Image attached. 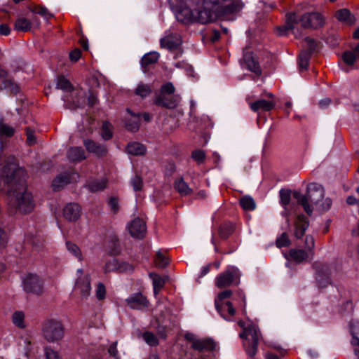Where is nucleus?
Listing matches in <instances>:
<instances>
[{
	"label": "nucleus",
	"mask_w": 359,
	"mask_h": 359,
	"mask_svg": "<svg viewBox=\"0 0 359 359\" xmlns=\"http://www.w3.org/2000/svg\"><path fill=\"white\" fill-rule=\"evenodd\" d=\"M177 9V20L188 23L206 24L219 17L240 12L244 7L241 0H168Z\"/></svg>",
	"instance_id": "nucleus-1"
},
{
	"label": "nucleus",
	"mask_w": 359,
	"mask_h": 359,
	"mask_svg": "<svg viewBox=\"0 0 359 359\" xmlns=\"http://www.w3.org/2000/svg\"><path fill=\"white\" fill-rule=\"evenodd\" d=\"M1 178L8 187L10 206L20 214L32 212L35 203L32 193L27 189L25 170L15 164H8L2 170Z\"/></svg>",
	"instance_id": "nucleus-2"
},
{
	"label": "nucleus",
	"mask_w": 359,
	"mask_h": 359,
	"mask_svg": "<svg viewBox=\"0 0 359 359\" xmlns=\"http://www.w3.org/2000/svg\"><path fill=\"white\" fill-rule=\"evenodd\" d=\"M298 23H301L302 27L304 29H317L323 27L325 20L321 14L316 12L306 13L301 15L290 13L287 15L285 26L278 29L279 34L285 35L286 30L293 29Z\"/></svg>",
	"instance_id": "nucleus-3"
},
{
	"label": "nucleus",
	"mask_w": 359,
	"mask_h": 359,
	"mask_svg": "<svg viewBox=\"0 0 359 359\" xmlns=\"http://www.w3.org/2000/svg\"><path fill=\"white\" fill-rule=\"evenodd\" d=\"M325 196V189L323 187L318 183H311L307 187V191L305 195H302L298 191L293 193V196L297 200L299 204L303 208L304 211L311 215L313 211V206L316 205Z\"/></svg>",
	"instance_id": "nucleus-4"
},
{
	"label": "nucleus",
	"mask_w": 359,
	"mask_h": 359,
	"mask_svg": "<svg viewBox=\"0 0 359 359\" xmlns=\"http://www.w3.org/2000/svg\"><path fill=\"white\" fill-rule=\"evenodd\" d=\"M43 338L48 342H57L64 336V327L60 321L48 320L45 322L42 329Z\"/></svg>",
	"instance_id": "nucleus-5"
},
{
	"label": "nucleus",
	"mask_w": 359,
	"mask_h": 359,
	"mask_svg": "<svg viewBox=\"0 0 359 359\" xmlns=\"http://www.w3.org/2000/svg\"><path fill=\"white\" fill-rule=\"evenodd\" d=\"M232 295V292L230 290H226L219 292L215 300V304L217 311L219 313L221 316L224 319H227L226 314L224 312V308H227L228 313L231 316H234L236 310L233 306V304L230 302H223L225 299L229 298Z\"/></svg>",
	"instance_id": "nucleus-6"
},
{
	"label": "nucleus",
	"mask_w": 359,
	"mask_h": 359,
	"mask_svg": "<svg viewBox=\"0 0 359 359\" xmlns=\"http://www.w3.org/2000/svg\"><path fill=\"white\" fill-rule=\"evenodd\" d=\"M24 290L27 293L41 295L43 292V282L35 274H29L23 280Z\"/></svg>",
	"instance_id": "nucleus-7"
},
{
	"label": "nucleus",
	"mask_w": 359,
	"mask_h": 359,
	"mask_svg": "<svg viewBox=\"0 0 359 359\" xmlns=\"http://www.w3.org/2000/svg\"><path fill=\"white\" fill-rule=\"evenodd\" d=\"M239 277L238 270L235 267L228 269L215 279V285L218 288H224L231 285Z\"/></svg>",
	"instance_id": "nucleus-8"
},
{
	"label": "nucleus",
	"mask_w": 359,
	"mask_h": 359,
	"mask_svg": "<svg viewBox=\"0 0 359 359\" xmlns=\"http://www.w3.org/2000/svg\"><path fill=\"white\" fill-rule=\"evenodd\" d=\"M79 177V174L74 170L61 173L53 180V189L54 191H59L68 184L76 182Z\"/></svg>",
	"instance_id": "nucleus-9"
},
{
	"label": "nucleus",
	"mask_w": 359,
	"mask_h": 359,
	"mask_svg": "<svg viewBox=\"0 0 359 359\" xmlns=\"http://www.w3.org/2000/svg\"><path fill=\"white\" fill-rule=\"evenodd\" d=\"M313 266L316 271V283L318 287L324 288L330 283L329 268L326 264L316 262Z\"/></svg>",
	"instance_id": "nucleus-10"
},
{
	"label": "nucleus",
	"mask_w": 359,
	"mask_h": 359,
	"mask_svg": "<svg viewBox=\"0 0 359 359\" xmlns=\"http://www.w3.org/2000/svg\"><path fill=\"white\" fill-rule=\"evenodd\" d=\"M128 229L133 237L142 239L147 232L146 223L141 218L135 217L128 224Z\"/></svg>",
	"instance_id": "nucleus-11"
},
{
	"label": "nucleus",
	"mask_w": 359,
	"mask_h": 359,
	"mask_svg": "<svg viewBox=\"0 0 359 359\" xmlns=\"http://www.w3.org/2000/svg\"><path fill=\"white\" fill-rule=\"evenodd\" d=\"M245 329L248 337L250 336L252 340L251 344L246 348V352L250 357L253 358L257 351L260 333L258 328L253 325H248Z\"/></svg>",
	"instance_id": "nucleus-12"
},
{
	"label": "nucleus",
	"mask_w": 359,
	"mask_h": 359,
	"mask_svg": "<svg viewBox=\"0 0 359 359\" xmlns=\"http://www.w3.org/2000/svg\"><path fill=\"white\" fill-rule=\"evenodd\" d=\"M77 273H80L81 276L78 278L76 283L75 289L79 290L83 297H87L90 293V280L89 275H83V271L79 269Z\"/></svg>",
	"instance_id": "nucleus-13"
},
{
	"label": "nucleus",
	"mask_w": 359,
	"mask_h": 359,
	"mask_svg": "<svg viewBox=\"0 0 359 359\" xmlns=\"http://www.w3.org/2000/svg\"><path fill=\"white\" fill-rule=\"evenodd\" d=\"M180 99L174 95L159 94L154 100L157 106L172 109L177 107Z\"/></svg>",
	"instance_id": "nucleus-14"
},
{
	"label": "nucleus",
	"mask_w": 359,
	"mask_h": 359,
	"mask_svg": "<svg viewBox=\"0 0 359 359\" xmlns=\"http://www.w3.org/2000/svg\"><path fill=\"white\" fill-rule=\"evenodd\" d=\"M83 145L88 152L94 154L98 158L105 156L108 152L105 145L97 143L90 139L84 140Z\"/></svg>",
	"instance_id": "nucleus-15"
},
{
	"label": "nucleus",
	"mask_w": 359,
	"mask_h": 359,
	"mask_svg": "<svg viewBox=\"0 0 359 359\" xmlns=\"http://www.w3.org/2000/svg\"><path fill=\"white\" fill-rule=\"evenodd\" d=\"M126 302L133 309H142L149 304V301L141 293L133 294L126 299Z\"/></svg>",
	"instance_id": "nucleus-16"
},
{
	"label": "nucleus",
	"mask_w": 359,
	"mask_h": 359,
	"mask_svg": "<svg viewBox=\"0 0 359 359\" xmlns=\"http://www.w3.org/2000/svg\"><path fill=\"white\" fill-rule=\"evenodd\" d=\"M182 43V39L178 34H170L160 40L161 48H167L170 50L177 49Z\"/></svg>",
	"instance_id": "nucleus-17"
},
{
	"label": "nucleus",
	"mask_w": 359,
	"mask_h": 359,
	"mask_svg": "<svg viewBox=\"0 0 359 359\" xmlns=\"http://www.w3.org/2000/svg\"><path fill=\"white\" fill-rule=\"evenodd\" d=\"M104 270V273H109L115 270H118L121 272H128L132 271L133 270V266L131 264L126 262L119 264L118 260L114 258L111 260H109L105 264Z\"/></svg>",
	"instance_id": "nucleus-18"
},
{
	"label": "nucleus",
	"mask_w": 359,
	"mask_h": 359,
	"mask_svg": "<svg viewBox=\"0 0 359 359\" xmlns=\"http://www.w3.org/2000/svg\"><path fill=\"white\" fill-rule=\"evenodd\" d=\"M63 215L66 219L75 222L81 216V207L77 203H69L63 209Z\"/></svg>",
	"instance_id": "nucleus-19"
},
{
	"label": "nucleus",
	"mask_w": 359,
	"mask_h": 359,
	"mask_svg": "<svg viewBox=\"0 0 359 359\" xmlns=\"http://www.w3.org/2000/svg\"><path fill=\"white\" fill-rule=\"evenodd\" d=\"M126 111L130 116L126 118L125 127L128 131L135 133L140 126L141 114L133 113L130 109H127Z\"/></svg>",
	"instance_id": "nucleus-20"
},
{
	"label": "nucleus",
	"mask_w": 359,
	"mask_h": 359,
	"mask_svg": "<svg viewBox=\"0 0 359 359\" xmlns=\"http://www.w3.org/2000/svg\"><path fill=\"white\" fill-rule=\"evenodd\" d=\"M309 225L307 217L304 215H300L297 217L295 222L294 236L297 238H301L305 233Z\"/></svg>",
	"instance_id": "nucleus-21"
},
{
	"label": "nucleus",
	"mask_w": 359,
	"mask_h": 359,
	"mask_svg": "<svg viewBox=\"0 0 359 359\" xmlns=\"http://www.w3.org/2000/svg\"><path fill=\"white\" fill-rule=\"evenodd\" d=\"M313 253H309L302 249H291L289 251V258L297 263L312 259Z\"/></svg>",
	"instance_id": "nucleus-22"
},
{
	"label": "nucleus",
	"mask_w": 359,
	"mask_h": 359,
	"mask_svg": "<svg viewBox=\"0 0 359 359\" xmlns=\"http://www.w3.org/2000/svg\"><path fill=\"white\" fill-rule=\"evenodd\" d=\"M215 342L211 339H198V341H195L191 348L199 352L210 351L215 349Z\"/></svg>",
	"instance_id": "nucleus-23"
},
{
	"label": "nucleus",
	"mask_w": 359,
	"mask_h": 359,
	"mask_svg": "<svg viewBox=\"0 0 359 359\" xmlns=\"http://www.w3.org/2000/svg\"><path fill=\"white\" fill-rule=\"evenodd\" d=\"M67 156L69 161L73 163L80 162L86 158L85 151L81 147H70L67 151Z\"/></svg>",
	"instance_id": "nucleus-24"
},
{
	"label": "nucleus",
	"mask_w": 359,
	"mask_h": 359,
	"mask_svg": "<svg viewBox=\"0 0 359 359\" xmlns=\"http://www.w3.org/2000/svg\"><path fill=\"white\" fill-rule=\"evenodd\" d=\"M276 106V102L273 101H269L266 100H258L254 102L250 103V109L257 112L259 110L264 111H269L272 110Z\"/></svg>",
	"instance_id": "nucleus-25"
},
{
	"label": "nucleus",
	"mask_w": 359,
	"mask_h": 359,
	"mask_svg": "<svg viewBox=\"0 0 359 359\" xmlns=\"http://www.w3.org/2000/svg\"><path fill=\"white\" fill-rule=\"evenodd\" d=\"M243 59L248 69L250 71L254 72L257 75H260L262 74L260 66L259 65L257 59L252 53H246L244 55Z\"/></svg>",
	"instance_id": "nucleus-26"
},
{
	"label": "nucleus",
	"mask_w": 359,
	"mask_h": 359,
	"mask_svg": "<svg viewBox=\"0 0 359 359\" xmlns=\"http://www.w3.org/2000/svg\"><path fill=\"white\" fill-rule=\"evenodd\" d=\"M149 277L153 280L154 292L156 295L159 291L163 287L168 277L163 278L155 273H150Z\"/></svg>",
	"instance_id": "nucleus-27"
},
{
	"label": "nucleus",
	"mask_w": 359,
	"mask_h": 359,
	"mask_svg": "<svg viewBox=\"0 0 359 359\" xmlns=\"http://www.w3.org/2000/svg\"><path fill=\"white\" fill-rule=\"evenodd\" d=\"M175 189L181 196H185L191 194L193 190L189 187L182 178L177 179L174 182Z\"/></svg>",
	"instance_id": "nucleus-28"
},
{
	"label": "nucleus",
	"mask_w": 359,
	"mask_h": 359,
	"mask_svg": "<svg viewBox=\"0 0 359 359\" xmlns=\"http://www.w3.org/2000/svg\"><path fill=\"white\" fill-rule=\"evenodd\" d=\"M335 17L339 21L347 25H352L355 21L354 18L351 15L350 11L346 8L337 11L335 13Z\"/></svg>",
	"instance_id": "nucleus-29"
},
{
	"label": "nucleus",
	"mask_w": 359,
	"mask_h": 359,
	"mask_svg": "<svg viewBox=\"0 0 359 359\" xmlns=\"http://www.w3.org/2000/svg\"><path fill=\"white\" fill-rule=\"evenodd\" d=\"M126 149L129 154L134 156L143 155L146 152L144 145L139 142H132L128 144Z\"/></svg>",
	"instance_id": "nucleus-30"
},
{
	"label": "nucleus",
	"mask_w": 359,
	"mask_h": 359,
	"mask_svg": "<svg viewBox=\"0 0 359 359\" xmlns=\"http://www.w3.org/2000/svg\"><path fill=\"white\" fill-rule=\"evenodd\" d=\"M356 59L359 60V44L353 51H346L343 54V60L348 65H353Z\"/></svg>",
	"instance_id": "nucleus-31"
},
{
	"label": "nucleus",
	"mask_w": 359,
	"mask_h": 359,
	"mask_svg": "<svg viewBox=\"0 0 359 359\" xmlns=\"http://www.w3.org/2000/svg\"><path fill=\"white\" fill-rule=\"evenodd\" d=\"M159 58V53L157 52H150L145 54L142 60L141 65L144 69H146L150 65L156 63Z\"/></svg>",
	"instance_id": "nucleus-32"
},
{
	"label": "nucleus",
	"mask_w": 359,
	"mask_h": 359,
	"mask_svg": "<svg viewBox=\"0 0 359 359\" xmlns=\"http://www.w3.org/2000/svg\"><path fill=\"white\" fill-rule=\"evenodd\" d=\"M152 93V87L149 84L140 83L135 90V94L141 98L147 97Z\"/></svg>",
	"instance_id": "nucleus-33"
},
{
	"label": "nucleus",
	"mask_w": 359,
	"mask_h": 359,
	"mask_svg": "<svg viewBox=\"0 0 359 359\" xmlns=\"http://www.w3.org/2000/svg\"><path fill=\"white\" fill-rule=\"evenodd\" d=\"M15 28L18 31L27 32L32 29V22L27 18H20L15 22Z\"/></svg>",
	"instance_id": "nucleus-34"
},
{
	"label": "nucleus",
	"mask_w": 359,
	"mask_h": 359,
	"mask_svg": "<svg viewBox=\"0 0 359 359\" xmlns=\"http://www.w3.org/2000/svg\"><path fill=\"white\" fill-rule=\"evenodd\" d=\"M75 96L78 97L76 100L72 97V104L69 107L71 109H74L79 107H83L85 103L86 94L83 90H78L75 93Z\"/></svg>",
	"instance_id": "nucleus-35"
},
{
	"label": "nucleus",
	"mask_w": 359,
	"mask_h": 359,
	"mask_svg": "<svg viewBox=\"0 0 359 359\" xmlns=\"http://www.w3.org/2000/svg\"><path fill=\"white\" fill-rule=\"evenodd\" d=\"M15 132V130L13 127L4 123L3 120L0 119V139L4 137H11L14 135Z\"/></svg>",
	"instance_id": "nucleus-36"
},
{
	"label": "nucleus",
	"mask_w": 359,
	"mask_h": 359,
	"mask_svg": "<svg viewBox=\"0 0 359 359\" xmlns=\"http://www.w3.org/2000/svg\"><path fill=\"white\" fill-rule=\"evenodd\" d=\"M239 203L241 206L245 210H253L256 207L254 199L249 196L242 197Z\"/></svg>",
	"instance_id": "nucleus-37"
},
{
	"label": "nucleus",
	"mask_w": 359,
	"mask_h": 359,
	"mask_svg": "<svg viewBox=\"0 0 359 359\" xmlns=\"http://www.w3.org/2000/svg\"><path fill=\"white\" fill-rule=\"evenodd\" d=\"M234 231V225L232 224H224L219 229V235L222 239H226Z\"/></svg>",
	"instance_id": "nucleus-38"
},
{
	"label": "nucleus",
	"mask_w": 359,
	"mask_h": 359,
	"mask_svg": "<svg viewBox=\"0 0 359 359\" xmlns=\"http://www.w3.org/2000/svg\"><path fill=\"white\" fill-rule=\"evenodd\" d=\"M56 87L65 91H71L73 89L70 81L64 76H60L57 78Z\"/></svg>",
	"instance_id": "nucleus-39"
},
{
	"label": "nucleus",
	"mask_w": 359,
	"mask_h": 359,
	"mask_svg": "<svg viewBox=\"0 0 359 359\" xmlns=\"http://www.w3.org/2000/svg\"><path fill=\"white\" fill-rule=\"evenodd\" d=\"M100 135L104 140H109L112 138V126L110 123L105 121L102 123Z\"/></svg>",
	"instance_id": "nucleus-40"
},
{
	"label": "nucleus",
	"mask_w": 359,
	"mask_h": 359,
	"mask_svg": "<svg viewBox=\"0 0 359 359\" xmlns=\"http://www.w3.org/2000/svg\"><path fill=\"white\" fill-rule=\"evenodd\" d=\"M310 53L306 50L301 52L299 56V66L300 70L306 69L309 66V61L310 60Z\"/></svg>",
	"instance_id": "nucleus-41"
},
{
	"label": "nucleus",
	"mask_w": 359,
	"mask_h": 359,
	"mask_svg": "<svg viewBox=\"0 0 359 359\" xmlns=\"http://www.w3.org/2000/svg\"><path fill=\"white\" fill-rule=\"evenodd\" d=\"M67 250L74 256L79 259V261L83 259L82 254L80 248L74 243L67 241L66 243Z\"/></svg>",
	"instance_id": "nucleus-42"
},
{
	"label": "nucleus",
	"mask_w": 359,
	"mask_h": 359,
	"mask_svg": "<svg viewBox=\"0 0 359 359\" xmlns=\"http://www.w3.org/2000/svg\"><path fill=\"white\" fill-rule=\"evenodd\" d=\"M107 181L105 180H96L90 182L88 185L90 191L96 192L102 191L106 187Z\"/></svg>",
	"instance_id": "nucleus-43"
},
{
	"label": "nucleus",
	"mask_w": 359,
	"mask_h": 359,
	"mask_svg": "<svg viewBox=\"0 0 359 359\" xmlns=\"http://www.w3.org/2000/svg\"><path fill=\"white\" fill-rule=\"evenodd\" d=\"M6 83L2 86V89H7L11 93L16 95L20 90V86L12 79L5 81Z\"/></svg>",
	"instance_id": "nucleus-44"
},
{
	"label": "nucleus",
	"mask_w": 359,
	"mask_h": 359,
	"mask_svg": "<svg viewBox=\"0 0 359 359\" xmlns=\"http://www.w3.org/2000/svg\"><path fill=\"white\" fill-rule=\"evenodd\" d=\"M130 184L135 191H140L143 187L142 178L140 175H135L131 178Z\"/></svg>",
	"instance_id": "nucleus-45"
},
{
	"label": "nucleus",
	"mask_w": 359,
	"mask_h": 359,
	"mask_svg": "<svg viewBox=\"0 0 359 359\" xmlns=\"http://www.w3.org/2000/svg\"><path fill=\"white\" fill-rule=\"evenodd\" d=\"M143 339L150 346H157L158 344V339L152 332H145L143 334Z\"/></svg>",
	"instance_id": "nucleus-46"
},
{
	"label": "nucleus",
	"mask_w": 359,
	"mask_h": 359,
	"mask_svg": "<svg viewBox=\"0 0 359 359\" xmlns=\"http://www.w3.org/2000/svg\"><path fill=\"white\" fill-rule=\"evenodd\" d=\"M305 50L308 51L310 53V55H311L312 53H315L316 51L317 48V42L313 40V39H311L309 37H306L305 39Z\"/></svg>",
	"instance_id": "nucleus-47"
},
{
	"label": "nucleus",
	"mask_w": 359,
	"mask_h": 359,
	"mask_svg": "<svg viewBox=\"0 0 359 359\" xmlns=\"http://www.w3.org/2000/svg\"><path fill=\"white\" fill-rule=\"evenodd\" d=\"M280 203L283 205H287L290 203L291 198V191L290 189H282L280 191Z\"/></svg>",
	"instance_id": "nucleus-48"
},
{
	"label": "nucleus",
	"mask_w": 359,
	"mask_h": 359,
	"mask_svg": "<svg viewBox=\"0 0 359 359\" xmlns=\"http://www.w3.org/2000/svg\"><path fill=\"white\" fill-rule=\"evenodd\" d=\"M155 264L159 268H164L168 264V260L161 252H158L155 259Z\"/></svg>",
	"instance_id": "nucleus-49"
},
{
	"label": "nucleus",
	"mask_w": 359,
	"mask_h": 359,
	"mask_svg": "<svg viewBox=\"0 0 359 359\" xmlns=\"http://www.w3.org/2000/svg\"><path fill=\"white\" fill-rule=\"evenodd\" d=\"M276 245L278 248L287 247L290 244V241L286 233H283L276 241Z\"/></svg>",
	"instance_id": "nucleus-50"
},
{
	"label": "nucleus",
	"mask_w": 359,
	"mask_h": 359,
	"mask_svg": "<svg viewBox=\"0 0 359 359\" xmlns=\"http://www.w3.org/2000/svg\"><path fill=\"white\" fill-rule=\"evenodd\" d=\"M27 140L26 142L28 145H33L36 143V137L34 135V130L32 129L30 127H27L25 128Z\"/></svg>",
	"instance_id": "nucleus-51"
},
{
	"label": "nucleus",
	"mask_w": 359,
	"mask_h": 359,
	"mask_svg": "<svg viewBox=\"0 0 359 359\" xmlns=\"http://www.w3.org/2000/svg\"><path fill=\"white\" fill-rule=\"evenodd\" d=\"M32 12L39 14L46 19H48L53 16V15L49 13L48 9L43 6H36L32 9Z\"/></svg>",
	"instance_id": "nucleus-52"
},
{
	"label": "nucleus",
	"mask_w": 359,
	"mask_h": 359,
	"mask_svg": "<svg viewBox=\"0 0 359 359\" xmlns=\"http://www.w3.org/2000/svg\"><path fill=\"white\" fill-rule=\"evenodd\" d=\"M13 321L19 327H24V314L22 312H15L13 316Z\"/></svg>",
	"instance_id": "nucleus-53"
},
{
	"label": "nucleus",
	"mask_w": 359,
	"mask_h": 359,
	"mask_svg": "<svg viewBox=\"0 0 359 359\" xmlns=\"http://www.w3.org/2000/svg\"><path fill=\"white\" fill-rule=\"evenodd\" d=\"M192 158L196 161L198 164L202 163L205 158V154L202 150H195L191 154Z\"/></svg>",
	"instance_id": "nucleus-54"
},
{
	"label": "nucleus",
	"mask_w": 359,
	"mask_h": 359,
	"mask_svg": "<svg viewBox=\"0 0 359 359\" xmlns=\"http://www.w3.org/2000/svg\"><path fill=\"white\" fill-rule=\"evenodd\" d=\"M174 92L175 87L173 84L168 82L161 86L160 94L173 95Z\"/></svg>",
	"instance_id": "nucleus-55"
},
{
	"label": "nucleus",
	"mask_w": 359,
	"mask_h": 359,
	"mask_svg": "<svg viewBox=\"0 0 359 359\" xmlns=\"http://www.w3.org/2000/svg\"><path fill=\"white\" fill-rule=\"evenodd\" d=\"M106 295V289L103 283H99L96 290V297L99 300L104 299Z\"/></svg>",
	"instance_id": "nucleus-56"
},
{
	"label": "nucleus",
	"mask_w": 359,
	"mask_h": 359,
	"mask_svg": "<svg viewBox=\"0 0 359 359\" xmlns=\"http://www.w3.org/2000/svg\"><path fill=\"white\" fill-rule=\"evenodd\" d=\"M305 248L309 253H313L312 250L314 248V239L311 236H306L305 238Z\"/></svg>",
	"instance_id": "nucleus-57"
},
{
	"label": "nucleus",
	"mask_w": 359,
	"mask_h": 359,
	"mask_svg": "<svg viewBox=\"0 0 359 359\" xmlns=\"http://www.w3.org/2000/svg\"><path fill=\"white\" fill-rule=\"evenodd\" d=\"M10 79L8 78V72L0 66V90H2V86L6 83L5 81H8Z\"/></svg>",
	"instance_id": "nucleus-58"
},
{
	"label": "nucleus",
	"mask_w": 359,
	"mask_h": 359,
	"mask_svg": "<svg viewBox=\"0 0 359 359\" xmlns=\"http://www.w3.org/2000/svg\"><path fill=\"white\" fill-rule=\"evenodd\" d=\"M108 205H109L111 210L114 213H116L118 211V199L115 197H111L108 201Z\"/></svg>",
	"instance_id": "nucleus-59"
},
{
	"label": "nucleus",
	"mask_w": 359,
	"mask_h": 359,
	"mask_svg": "<svg viewBox=\"0 0 359 359\" xmlns=\"http://www.w3.org/2000/svg\"><path fill=\"white\" fill-rule=\"evenodd\" d=\"M45 353L46 359H59L57 353L50 348H45Z\"/></svg>",
	"instance_id": "nucleus-60"
},
{
	"label": "nucleus",
	"mask_w": 359,
	"mask_h": 359,
	"mask_svg": "<svg viewBox=\"0 0 359 359\" xmlns=\"http://www.w3.org/2000/svg\"><path fill=\"white\" fill-rule=\"evenodd\" d=\"M81 52L80 49L76 48L69 53V58L72 62H77L81 57Z\"/></svg>",
	"instance_id": "nucleus-61"
},
{
	"label": "nucleus",
	"mask_w": 359,
	"mask_h": 359,
	"mask_svg": "<svg viewBox=\"0 0 359 359\" xmlns=\"http://www.w3.org/2000/svg\"><path fill=\"white\" fill-rule=\"evenodd\" d=\"M176 167L174 163L168 162L165 165V175L171 176L175 171Z\"/></svg>",
	"instance_id": "nucleus-62"
},
{
	"label": "nucleus",
	"mask_w": 359,
	"mask_h": 359,
	"mask_svg": "<svg viewBox=\"0 0 359 359\" xmlns=\"http://www.w3.org/2000/svg\"><path fill=\"white\" fill-rule=\"evenodd\" d=\"M11 32V29L7 24H0V34L3 36H8Z\"/></svg>",
	"instance_id": "nucleus-63"
},
{
	"label": "nucleus",
	"mask_w": 359,
	"mask_h": 359,
	"mask_svg": "<svg viewBox=\"0 0 359 359\" xmlns=\"http://www.w3.org/2000/svg\"><path fill=\"white\" fill-rule=\"evenodd\" d=\"M117 342H114L110 345V346L108 348V353L111 356L114 357L115 358H117L118 354V350H117Z\"/></svg>",
	"instance_id": "nucleus-64"
}]
</instances>
